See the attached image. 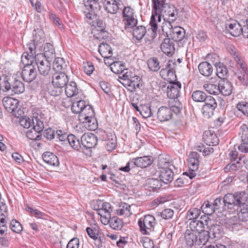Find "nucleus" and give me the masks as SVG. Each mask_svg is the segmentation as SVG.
Returning a JSON list of instances; mask_svg holds the SVG:
<instances>
[{"mask_svg":"<svg viewBox=\"0 0 248 248\" xmlns=\"http://www.w3.org/2000/svg\"><path fill=\"white\" fill-rule=\"evenodd\" d=\"M153 3L152 15L150 25L152 31L151 38L153 40L156 35L158 23L161 21V17L166 16V13L173 5L166 2V0H152Z\"/></svg>","mask_w":248,"mask_h":248,"instance_id":"obj_1","label":"nucleus"},{"mask_svg":"<svg viewBox=\"0 0 248 248\" xmlns=\"http://www.w3.org/2000/svg\"><path fill=\"white\" fill-rule=\"evenodd\" d=\"M8 92L11 95L21 94L25 91L24 83L16 78L13 79L7 77L0 78V91Z\"/></svg>","mask_w":248,"mask_h":248,"instance_id":"obj_2","label":"nucleus"},{"mask_svg":"<svg viewBox=\"0 0 248 248\" xmlns=\"http://www.w3.org/2000/svg\"><path fill=\"white\" fill-rule=\"evenodd\" d=\"M182 108L183 106L180 102H177L174 100H169L168 107L162 106L159 108L157 113V119L160 122L169 121L171 118L173 112L176 114L179 113Z\"/></svg>","mask_w":248,"mask_h":248,"instance_id":"obj_3","label":"nucleus"},{"mask_svg":"<svg viewBox=\"0 0 248 248\" xmlns=\"http://www.w3.org/2000/svg\"><path fill=\"white\" fill-rule=\"evenodd\" d=\"M94 115V112L92 107L90 105H87L86 107L79 114V120L84 124V126L88 130L93 131L95 130L98 126Z\"/></svg>","mask_w":248,"mask_h":248,"instance_id":"obj_4","label":"nucleus"},{"mask_svg":"<svg viewBox=\"0 0 248 248\" xmlns=\"http://www.w3.org/2000/svg\"><path fill=\"white\" fill-rule=\"evenodd\" d=\"M32 127L26 131L27 137L31 140H39L41 139V132L44 128V118L41 115L32 118Z\"/></svg>","mask_w":248,"mask_h":248,"instance_id":"obj_5","label":"nucleus"},{"mask_svg":"<svg viewBox=\"0 0 248 248\" xmlns=\"http://www.w3.org/2000/svg\"><path fill=\"white\" fill-rule=\"evenodd\" d=\"M236 199V193L234 194L228 193L224 196L223 199L217 198L212 203L216 210L222 209L229 213V210L234 207V203Z\"/></svg>","mask_w":248,"mask_h":248,"instance_id":"obj_6","label":"nucleus"},{"mask_svg":"<svg viewBox=\"0 0 248 248\" xmlns=\"http://www.w3.org/2000/svg\"><path fill=\"white\" fill-rule=\"evenodd\" d=\"M37 65L40 75L46 78V82H49L51 78L50 61L44 58L42 53H38L34 59Z\"/></svg>","mask_w":248,"mask_h":248,"instance_id":"obj_7","label":"nucleus"},{"mask_svg":"<svg viewBox=\"0 0 248 248\" xmlns=\"http://www.w3.org/2000/svg\"><path fill=\"white\" fill-rule=\"evenodd\" d=\"M122 22L124 28L127 31H131L138 23L137 16L134 10L129 7H125L123 11Z\"/></svg>","mask_w":248,"mask_h":248,"instance_id":"obj_8","label":"nucleus"},{"mask_svg":"<svg viewBox=\"0 0 248 248\" xmlns=\"http://www.w3.org/2000/svg\"><path fill=\"white\" fill-rule=\"evenodd\" d=\"M224 170L226 172L232 171L235 175H241L240 179H244L246 173L243 165V157H239L236 161L231 162L224 168Z\"/></svg>","mask_w":248,"mask_h":248,"instance_id":"obj_9","label":"nucleus"},{"mask_svg":"<svg viewBox=\"0 0 248 248\" xmlns=\"http://www.w3.org/2000/svg\"><path fill=\"white\" fill-rule=\"evenodd\" d=\"M155 224V218L150 215L145 216L138 221L140 231L143 234H149L154 230Z\"/></svg>","mask_w":248,"mask_h":248,"instance_id":"obj_10","label":"nucleus"},{"mask_svg":"<svg viewBox=\"0 0 248 248\" xmlns=\"http://www.w3.org/2000/svg\"><path fill=\"white\" fill-rule=\"evenodd\" d=\"M235 59L237 63L238 69L242 70V72H238L236 73L237 78L243 85L248 86V69L247 64L238 56Z\"/></svg>","mask_w":248,"mask_h":248,"instance_id":"obj_11","label":"nucleus"},{"mask_svg":"<svg viewBox=\"0 0 248 248\" xmlns=\"http://www.w3.org/2000/svg\"><path fill=\"white\" fill-rule=\"evenodd\" d=\"M39 45V44L36 43L34 40H31L27 44L28 51L24 52L21 57V61L23 63H25L26 61H30L31 62L34 61L35 57L38 54L37 53V49L40 50V46H38Z\"/></svg>","mask_w":248,"mask_h":248,"instance_id":"obj_12","label":"nucleus"},{"mask_svg":"<svg viewBox=\"0 0 248 248\" xmlns=\"http://www.w3.org/2000/svg\"><path fill=\"white\" fill-rule=\"evenodd\" d=\"M217 106V103L215 98L209 95L202 108V112L203 116L207 119L212 117Z\"/></svg>","mask_w":248,"mask_h":248,"instance_id":"obj_13","label":"nucleus"},{"mask_svg":"<svg viewBox=\"0 0 248 248\" xmlns=\"http://www.w3.org/2000/svg\"><path fill=\"white\" fill-rule=\"evenodd\" d=\"M30 61L26 62V64L22 71V77L23 80L27 82H31L36 77L37 72Z\"/></svg>","mask_w":248,"mask_h":248,"instance_id":"obj_14","label":"nucleus"},{"mask_svg":"<svg viewBox=\"0 0 248 248\" xmlns=\"http://www.w3.org/2000/svg\"><path fill=\"white\" fill-rule=\"evenodd\" d=\"M121 83L127 89L128 91L133 93L137 89H140L142 86V79L138 76L134 75L129 80H126Z\"/></svg>","mask_w":248,"mask_h":248,"instance_id":"obj_15","label":"nucleus"},{"mask_svg":"<svg viewBox=\"0 0 248 248\" xmlns=\"http://www.w3.org/2000/svg\"><path fill=\"white\" fill-rule=\"evenodd\" d=\"M112 211V206L109 202L103 203L101 208L97 210V213L100 216L101 221L104 225H108V218L110 219Z\"/></svg>","mask_w":248,"mask_h":248,"instance_id":"obj_16","label":"nucleus"},{"mask_svg":"<svg viewBox=\"0 0 248 248\" xmlns=\"http://www.w3.org/2000/svg\"><path fill=\"white\" fill-rule=\"evenodd\" d=\"M181 89V84L180 82L177 81L170 83L167 90V94L170 98V100H174L175 101L180 102L177 98L179 96Z\"/></svg>","mask_w":248,"mask_h":248,"instance_id":"obj_17","label":"nucleus"},{"mask_svg":"<svg viewBox=\"0 0 248 248\" xmlns=\"http://www.w3.org/2000/svg\"><path fill=\"white\" fill-rule=\"evenodd\" d=\"M69 81V78L64 72H56L52 76V82L55 87L62 88L66 86Z\"/></svg>","mask_w":248,"mask_h":248,"instance_id":"obj_18","label":"nucleus"},{"mask_svg":"<svg viewBox=\"0 0 248 248\" xmlns=\"http://www.w3.org/2000/svg\"><path fill=\"white\" fill-rule=\"evenodd\" d=\"M168 28L170 30V34L174 41L179 42V44H181L182 41L185 42V40H183L186 34L184 28L178 26L173 28L172 26L171 27H170Z\"/></svg>","mask_w":248,"mask_h":248,"instance_id":"obj_19","label":"nucleus"},{"mask_svg":"<svg viewBox=\"0 0 248 248\" xmlns=\"http://www.w3.org/2000/svg\"><path fill=\"white\" fill-rule=\"evenodd\" d=\"M81 143L86 148H92L97 144V137L91 133H85L81 137Z\"/></svg>","mask_w":248,"mask_h":248,"instance_id":"obj_20","label":"nucleus"},{"mask_svg":"<svg viewBox=\"0 0 248 248\" xmlns=\"http://www.w3.org/2000/svg\"><path fill=\"white\" fill-rule=\"evenodd\" d=\"M157 166L160 170L168 168L176 169V167L173 165L168 155H162L158 156Z\"/></svg>","mask_w":248,"mask_h":248,"instance_id":"obj_21","label":"nucleus"},{"mask_svg":"<svg viewBox=\"0 0 248 248\" xmlns=\"http://www.w3.org/2000/svg\"><path fill=\"white\" fill-rule=\"evenodd\" d=\"M120 0H104L103 1L105 10L110 14L115 15L119 11Z\"/></svg>","mask_w":248,"mask_h":248,"instance_id":"obj_22","label":"nucleus"},{"mask_svg":"<svg viewBox=\"0 0 248 248\" xmlns=\"http://www.w3.org/2000/svg\"><path fill=\"white\" fill-rule=\"evenodd\" d=\"M236 201H235L234 203V207L229 210V213L232 214L237 211L238 219L243 222H246L248 220V210L246 209L243 210V208L242 207L241 205H238L237 203H236Z\"/></svg>","mask_w":248,"mask_h":248,"instance_id":"obj_23","label":"nucleus"},{"mask_svg":"<svg viewBox=\"0 0 248 248\" xmlns=\"http://www.w3.org/2000/svg\"><path fill=\"white\" fill-rule=\"evenodd\" d=\"M160 48L163 52L168 56L172 55L175 52L174 43L172 40L168 38L164 39Z\"/></svg>","mask_w":248,"mask_h":248,"instance_id":"obj_24","label":"nucleus"},{"mask_svg":"<svg viewBox=\"0 0 248 248\" xmlns=\"http://www.w3.org/2000/svg\"><path fill=\"white\" fill-rule=\"evenodd\" d=\"M133 164L135 167L141 168H146L150 166L153 163L152 157L150 156L137 157L132 159Z\"/></svg>","mask_w":248,"mask_h":248,"instance_id":"obj_25","label":"nucleus"},{"mask_svg":"<svg viewBox=\"0 0 248 248\" xmlns=\"http://www.w3.org/2000/svg\"><path fill=\"white\" fill-rule=\"evenodd\" d=\"M168 11L166 13V16L164 15L163 17L164 21L168 23L165 25L167 27H171V22L175 21L178 16V11L177 9L174 5L170 6V8L168 9Z\"/></svg>","mask_w":248,"mask_h":248,"instance_id":"obj_26","label":"nucleus"},{"mask_svg":"<svg viewBox=\"0 0 248 248\" xmlns=\"http://www.w3.org/2000/svg\"><path fill=\"white\" fill-rule=\"evenodd\" d=\"M219 93L224 96H228L231 94L232 90V86L228 79H220L219 81Z\"/></svg>","mask_w":248,"mask_h":248,"instance_id":"obj_27","label":"nucleus"},{"mask_svg":"<svg viewBox=\"0 0 248 248\" xmlns=\"http://www.w3.org/2000/svg\"><path fill=\"white\" fill-rule=\"evenodd\" d=\"M185 239L186 245L192 247L194 244L198 245V235L197 232L187 229L185 233Z\"/></svg>","mask_w":248,"mask_h":248,"instance_id":"obj_28","label":"nucleus"},{"mask_svg":"<svg viewBox=\"0 0 248 248\" xmlns=\"http://www.w3.org/2000/svg\"><path fill=\"white\" fill-rule=\"evenodd\" d=\"M241 26L236 21L226 24V28L228 32L233 36H239L241 34Z\"/></svg>","mask_w":248,"mask_h":248,"instance_id":"obj_29","label":"nucleus"},{"mask_svg":"<svg viewBox=\"0 0 248 248\" xmlns=\"http://www.w3.org/2000/svg\"><path fill=\"white\" fill-rule=\"evenodd\" d=\"M2 103L5 109L8 112H13L17 107V100L10 97H4L2 100Z\"/></svg>","mask_w":248,"mask_h":248,"instance_id":"obj_30","label":"nucleus"},{"mask_svg":"<svg viewBox=\"0 0 248 248\" xmlns=\"http://www.w3.org/2000/svg\"><path fill=\"white\" fill-rule=\"evenodd\" d=\"M173 169H165L160 170L159 178L160 181L165 184L171 182L173 179L174 172Z\"/></svg>","mask_w":248,"mask_h":248,"instance_id":"obj_31","label":"nucleus"},{"mask_svg":"<svg viewBox=\"0 0 248 248\" xmlns=\"http://www.w3.org/2000/svg\"><path fill=\"white\" fill-rule=\"evenodd\" d=\"M199 155L196 152L189 154L188 158V166L191 170H197L199 165Z\"/></svg>","mask_w":248,"mask_h":248,"instance_id":"obj_32","label":"nucleus"},{"mask_svg":"<svg viewBox=\"0 0 248 248\" xmlns=\"http://www.w3.org/2000/svg\"><path fill=\"white\" fill-rule=\"evenodd\" d=\"M104 133L107 136V139H105L106 149L108 151L114 150L117 146V140L115 135L112 133L106 134L104 132Z\"/></svg>","mask_w":248,"mask_h":248,"instance_id":"obj_33","label":"nucleus"},{"mask_svg":"<svg viewBox=\"0 0 248 248\" xmlns=\"http://www.w3.org/2000/svg\"><path fill=\"white\" fill-rule=\"evenodd\" d=\"M44 161L48 164L53 166H58L59 161L57 156L53 153L46 152L43 154Z\"/></svg>","mask_w":248,"mask_h":248,"instance_id":"obj_34","label":"nucleus"},{"mask_svg":"<svg viewBox=\"0 0 248 248\" xmlns=\"http://www.w3.org/2000/svg\"><path fill=\"white\" fill-rule=\"evenodd\" d=\"M98 52L104 59H108L112 56V49L110 46L106 43H101L98 47Z\"/></svg>","mask_w":248,"mask_h":248,"instance_id":"obj_35","label":"nucleus"},{"mask_svg":"<svg viewBox=\"0 0 248 248\" xmlns=\"http://www.w3.org/2000/svg\"><path fill=\"white\" fill-rule=\"evenodd\" d=\"M108 224H109L110 227L115 230H121L124 226V222L122 219L116 216L113 217L110 216V219L108 218Z\"/></svg>","mask_w":248,"mask_h":248,"instance_id":"obj_36","label":"nucleus"},{"mask_svg":"<svg viewBox=\"0 0 248 248\" xmlns=\"http://www.w3.org/2000/svg\"><path fill=\"white\" fill-rule=\"evenodd\" d=\"M68 63L62 58H57L53 62V68L57 72L64 71L67 67Z\"/></svg>","mask_w":248,"mask_h":248,"instance_id":"obj_37","label":"nucleus"},{"mask_svg":"<svg viewBox=\"0 0 248 248\" xmlns=\"http://www.w3.org/2000/svg\"><path fill=\"white\" fill-rule=\"evenodd\" d=\"M198 69L200 73L205 77L211 76L213 70L212 65L206 62L200 63Z\"/></svg>","mask_w":248,"mask_h":248,"instance_id":"obj_38","label":"nucleus"},{"mask_svg":"<svg viewBox=\"0 0 248 248\" xmlns=\"http://www.w3.org/2000/svg\"><path fill=\"white\" fill-rule=\"evenodd\" d=\"M43 55L45 59L50 61L55 57V49L50 43H47L45 44Z\"/></svg>","mask_w":248,"mask_h":248,"instance_id":"obj_39","label":"nucleus"},{"mask_svg":"<svg viewBox=\"0 0 248 248\" xmlns=\"http://www.w3.org/2000/svg\"><path fill=\"white\" fill-rule=\"evenodd\" d=\"M103 1L104 0H83L85 7L87 9L93 12L100 10V3Z\"/></svg>","mask_w":248,"mask_h":248,"instance_id":"obj_40","label":"nucleus"},{"mask_svg":"<svg viewBox=\"0 0 248 248\" xmlns=\"http://www.w3.org/2000/svg\"><path fill=\"white\" fill-rule=\"evenodd\" d=\"M146 186L150 191H155L162 186L161 181L155 178H149L146 180Z\"/></svg>","mask_w":248,"mask_h":248,"instance_id":"obj_41","label":"nucleus"},{"mask_svg":"<svg viewBox=\"0 0 248 248\" xmlns=\"http://www.w3.org/2000/svg\"><path fill=\"white\" fill-rule=\"evenodd\" d=\"M65 92L68 97H71L77 95L78 93V89L77 84L74 81L68 83L65 86Z\"/></svg>","mask_w":248,"mask_h":248,"instance_id":"obj_42","label":"nucleus"},{"mask_svg":"<svg viewBox=\"0 0 248 248\" xmlns=\"http://www.w3.org/2000/svg\"><path fill=\"white\" fill-rule=\"evenodd\" d=\"M217 75L221 79H226L228 71L226 66L222 63H216Z\"/></svg>","mask_w":248,"mask_h":248,"instance_id":"obj_43","label":"nucleus"},{"mask_svg":"<svg viewBox=\"0 0 248 248\" xmlns=\"http://www.w3.org/2000/svg\"><path fill=\"white\" fill-rule=\"evenodd\" d=\"M190 230L199 233L204 230V223L198 220H193L189 223Z\"/></svg>","mask_w":248,"mask_h":248,"instance_id":"obj_44","label":"nucleus"},{"mask_svg":"<svg viewBox=\"0 0 248 248\" xmlns=\"http://www.w3.org/2000/svg\"><path fill=\"white\" fill-rule=\"evenodd\" d=\"M146 32L145 27L141 25L138 26L133 30V35L137 40L140 41L143 38Z\"/></svg>","mask_w":248,"mask_h":248,"instance_id":"obj_45","label":"nucleus"},{"mask_svg":"<svg viewBox=\"0 0 248 248\" xmlns=\"http://www.w3.org/2000/svg\"><path fill=\"white\" fill-rule=\"evenodd\" d=\"M239 136L241 139V143L240 145L248 144V127L247 124H243L240 126Z\"/></svg>","mask_w":248,"mask_h":248,"instance_id":"obj_46","label":"nucleus"},{"mask_svg":"<svg viewBox=\"0 0 248 248\" xmlns=\"http://www.w3.org/2000/svg\"><path fill=\"white\" fill-rule=\"evenodd\" d=\"M208 96L209 95L207 96L205 93L199 90L195 91L192 93V99L197 102H204Z\"/></svg>","mask_w":248,"mask_h":248,"instance_id":"obj_47","label":"nucleus"},{"mask_svg":"<svg viewBox=\"0 0 248 248\" xmlns=\"http://www.w3.org/2000/svg\"><path fill=\"white\" fill-rule=\"evenodd\" d=\"M67 140L71 146L75 150H78L80 147V142L75 135L70 134L67 136Z\"/></svg>","mask_w":248,"mask_h":248,"instance_id":"obj_48","label":"nucleus"},{"mask_svg":"<svg viewBox=\"0 0 248 248\" xmlns=\"http://www.w3.org/2000/svg\"><path fill=\"white\" fill-rule=\"evenodd\" d=\"M86 106L87 105H85V102L84 100H81L74 102L72 105L71 109L73 112L80 114Z\"/></svg>","mask_w":248,"mask_h":248,"instance_id":"obj_49","label":"nucleus"},{"mask_svg":"<svg viewBox=\"0 0 248 248\" xmlns=\"http://www.w3.org/2000/svg\"><path fill=\"white\" fill-rule=\"evenodd\" d=\"M208 232L210 235L212 234L213 238L219 239L222 237V231L220 227L218 225H211Z\"/></svg>","mask_w":248,"mask_h":248,"instance_id":"obj_50","label":"nucleus"},{"mask_svg":"<svg viewBox=\"0 0 248 248\" xmlns=\"http://www.w3.org/2000/svg\"><path fill=\"white\" fill-rule=\"evenodd\" d=\"M126 203H123L120 205V208L117 210L118 214L120 215H124L125 217H129L132 215V213L131 211V206Z\"/></svg>","mask_w":248,"mask_h":248,"instance_id":"obj_51","label":"nucleus"},{"mask_svg":"<svg viewBox=\"0 0 248 248\" xmlns=\"http://www.w3.org/2000/svg\"><path fill=\"white\" fill-rule=\"evenodd\" d=\"M125 65L121 62H115L110 64V70L115 74H121L124 71Z\"/></svg>","mask_w":248,"mask_h":248,"instance_id":"obj_52","label":"nucleus"},{"mask_svg":"<svg viewBox=\"0 0 248 248\" xmlns=\"http://www.w3.org/2000/svg\"><path fill=\"white\" fill-rule=\"evenodd\" d=\"M197 234L199 237L198 246L205 245L210 237L208 231H204V230L199 233H197Z\"/></svg>","mask_w":248,"mask_h":248,"instance_id":"obj_53","label":"nucleus"},{"mask_svg":"<svg viewBox=\"0 0 248 248\" xmlns=\"http://www.w3.org/2000/svg\"><path fill=\"white\" fill-rule=\"evenodd\" d=\"M106 24L103 23L102 21H98L97 23V30L99 31L98 33V36L95 37L97 39L102 38L105 39L107 37L108 33L105 30Z\"/></svg>","mask_w":248,"mask_h":248,"instance_id":"obj_54","label":"nucleus"},{"mask_svg":"<svg viewBox=\"0 0 248 248\" xmlns=\"http://www.w3.org/2000/svg\"><path fill=\"white\" fill-rule=\"evenodd\" d=\"M245 193L244 192L236 193V203H237L238 205H241L242 207L243 208V210L246 209L248 210V202H246L245 198H244Z\"/></svg>","mask_w":248,"mask_h":248,"instance_id":"obj_55","label":"nucleus"},{"mask_svg":"<svg viewBox=\"0 0 248 248\" xmlns=\"http://www.w3.org/2000/svg\"><path fill=\"white\" fill-rule=\"evenodd\" d=\"M147 64L149 69L154 72H156L160 68L159 62L155 57L149 59L147 61Z\"/></svg>","mask_w":248,"mask_h":248,"instance_id":"obj_56","label":"nucleus"},{"mask_svg":"<svg viewBox=\"0 0 248 248\" xmlns=\"http://www.w3.org/2000/svg\"><path fill=\"white\" fill-rule=\"evenodd\" d=\"M205 136V140L209 143V146H216L219 143V140L216 134L206 132Z\"/></svg>","mask_w":248,"mask_h":248,"instance_id":"obj_57","label":"nucleus"},{"mask_svg":"<svg viewBox=\"0 0 248 248\" xmlns=\"http://www.w3.org/2000/svg\"><path fill=\"white\" fill-rule=\"evenodd\" d=\"M201 208L203 213L208 215H212L216 210L213 204H210L208 201L205 202Z\"/></svg>","mask_w":248,"mask_h":248,"instance_id":"obj_58","label":"nucleus"},{"mask_svg":"<svg viewBox=\"0 0 248 248\" xmlns=\"http://www.w3.org/2000/svg\"><path fill=\"white\" fill-rule=\"evenodd\" d=\"M203 87L210 94L217 95L219 93V84L217 85L212 83H207L205 84Z\"/></svg>","mask_w":248,"mask_h":248,"instance_id":"obj_59","label":"nucleus"},{"mask_svg":"<svg viewBox=\"0 0 248 248\" xmlns=\"http://www.w3.org/2000/svg\"><path fill=\"white\" fill-rule=\"evenodd\" d=\"M33 40L36 41V43L41 44L44 41L45 36L44 31L38 29L33 31Z\"/></svg>","mask_w":248,"mask_h":248,"instance_id":"obj_60","label":"nucleus"},{"mask_svg":"<svg viewBox=\"0 0 248 248\" xmlns=\"http://www.w3.org/2000/svg\"><path fill=\"white\" fill-rule=\"evenodd\" d=\"M171 66H175V63L172 61H169L165 68L162 69L160 71V75L163 78L166 79V78H168V73L169 70H170V68Z\"/></svg>","mask_w":248,"mask_h":248,"instance_id":"obj_61","label":"nucleus"},{"mask_svg":"<svg viewBox=\"0 0 248 248\" xmlns=\"http://www.w3.org/2000/svg\"><path fill=\"white\" fill-rule=\"evenodd\" d=\"M10 228L15 232L19 233L22 231V227L18 221L13 219L10 223Z\"/></svg>","mask_w":248,"mask_h":248,"instance_id":"obj_62","label":"nucleus"},{"mask_svg":"<svg viewBox=\"0 0 248 248\" xmlns=\"http://www.w3.org/2000/svg\"><path fill=\"white\" fill-rule=\"evenodd\" d=\"M141 116L144 118L150 117L152 115V111L150 107L148 105H144L140 107L139 112Z\"/></svg>","mask_w":248,"mask_h":248,"instance_id":"obj_63","label":"nucleus"},{"mask_svg":"<svg viewBox=\"0 0 248 248\" xmlns=\"http://www.w3.org/2000/svg\"><path fill=\"white\" fill-rule=\"evenodd\" d=\"M200 210L197 208H193L189 210L187 212L186 218L188 220H196L200 214Z\"/></svg>","mask_w":248,"mask_h":248,"instance_id":"obj_64","label":"nucleus"}]
</instances>
